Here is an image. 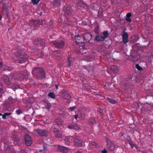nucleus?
<instances>
[{
	"label": "nucleus",
	"mask_w": 153,
	"mask_h": 153,
	"mask_svg": "<svg viewBox=\"0 0 153 153\" xmlns=\"http://www.w3.org/2000/svg\"><path fill=\"white\" fill-rule=\"evenodd\" d=\"M53 5L55 7H59L60 6V3L59 1L57 0H54L53 3Z\"/></svg>",
	"instance_id": "obj_25"
},
{
	"label": "nucleus",
	"mask_w": 153,
	"mask_h": 153,
	"mask_svg": "<svg viewBox=\"0 0 153 153\" xmlns=\"http://www.w3.org/2000/svg\"><path fill=\"white\" fill-rule=\"evenodd\" d=\"M37 132L39 135L42 136H47L48 135V131L45 130L37 129Z\"/></svg>",
	"instance_id": "obj_10"
},
{
	"label": "nucleus",
	"mask_w": 153,
	"mask_h": 153,
	"mask_svg": "<svg viewBox=\"0 0 153 153\" xmlns=\"http://www.w3.org/2000/svg\"><path fill=\"white\" fill-rule=\"evenodd\" d=\"M73 136H70V137H66L64 139V142L68 146H70L71 145V141L73 140V138L71 137Z\"/></svg>",
	"instance_id": "obj_16"
},
{
	"label": "nucleus",
	"mask_w": 153,
	"mask_h": 153,
	"mask_svg": "<svg viewBox=\"0 0 153 153\" xmlns=\"http://www.w3.org/2000/svg\"><path fill=\"white\" fill-rule=\"evenodd\" d=\"M13 85H16V84H15V83H14V84H13Z\"/></svg>",
	"instance_id": "obj_64"
},
{
	"label": "nucleus",
	"mask_w": 153,
	"mask_h": 153,
	"mask_svg": "<svg viewBox=\"0 0 153 153\" xmlns=\"http://www.w3.org/2000/svg\"><path fill=\"white\" fill-rule=\"evenodd\" d=\"M131 16V13H128L126 14L125 17V19L129 22H131V19L130 18Z\"/></svg>",
	"instance_id": "obj_23"
},
{
	"label": "nucleus",
	"mask_w": 153,
	"mask_h": 153,
	"mask_svg": "<svg viewBox=\"0 0 153 153\" xmlns=\"http://www.w3.org/2000/svg\"><path fill=\"white\" fill-rule=\"evenodd\" d=\"M98 111L101 115H103V110L102 109L99 108L98 109Z\"/></svg>",
	"instance_id": "obj_39"
},
{
	"label": "nucleus",
	"mask_w": 153,
	"mask_h": 153,
	"mask_svg": "<svg viewBox=\"0 0 153 153\" xmlns=\"http://www.w3.org/2000/svg\"><path fill=\"white\" fill-rule=\"evenodd\" d=\"M70 58L68 56L67 57V59L68 60V65L69 67H70L71 65V61L70 60Z\"/></svg>",
	"instance_id": "obj_38"
},
{
	"label": "nucleus",
	"mask_w": 153,
	"mask_h": 153,
	"mask_svg": "<svg viewBox=\"0 0 153 153\" xmlns=\"http://www.w3.org/2000/svg\"><path fill=\"white\" fill-rule=\"evenodd\" d=\"M38 21V25H42V21L41 20L38 19L37 20Z\"/></svg>",
	"instance_id": "obj_41"
},
{
	"label": "nucleus",
	"mask_w": 153,
	"mask_h": 153,
	"mask_svg": "<svg viewBox=\"0 0 153 153\" xmlns=\"http://www.w3.org/2000/svg\"><path fill=\"white\" fill-rule=\"evenodd\" d=\"M128 37L127 33L124 31L122 35V41L124 44H126L128 42Z\"/></svg>",
	"instance_id": "obj_14"
},
{
	"label": "nucleus",
	"mask_w": 153,
	"mask_h": 153,
	"mask_svg": "<svg viewBox=\"0 0 153 153\" xmlns=\"http://www.w3.org/2000/svg\"><path fill=\"white\" fill-rule=\"evenodd\" d=\"M55 87L57 89H58L59 85L57 84L55 85Z\"/></svg>",
	"instance_id": "obj_52"
},
{
	"label": "nucleus",
	"mask_w": 153,
	"mask_h": 153,
	"mask_svg": "<svg viewBox=\"0 0 153 153\" xmlns=\"http://www.w3.org/2000/svg\"><path fill=\"white\" fill-rule=\"evenodd\" d=\"M55 122L56 124L59 126H62V121L60 118H58L55 119Z\"/></svg>",
	"instance_id": "obj_22"
},
{
	"label": "nucleus",
	"mask_w": 153,
	"mask_h": 153,
	"mask_svg": "<svg viewBox=\"0 0 153 153\" xmlns=\"http://www.w3.org/2000/svg\"><path fill=\"white\" fill-rule=\"evenodd\" d=\"M2 94L0 92V98L2 97Z\"/></svg>",
	"instance_id": "obj_57"
},
{
	"label": "nucleus",
	"mask_w": 153,
	"mask_h": 153,
	"mask_svg": "<svg viewBox=\"0 0 153 153\" xmlns=\"http://www.w3.org/2000/svg\"><path fill=\"white\" fill-rule=\"evenodd\" d=\"M33 76L35 78L39 79H44L46 78L45 71L42 67H35L32 71Z\"/></svg>",
	"instance_id": "obj_1"
},
{
	"label": "nucleus",
	"mask_w": 153,
	"mask_h": 153,
	"mask_svg": "<svg viewBox=\"0 0 153 153\" xmlns=\"http://www.w3.org/2000/svg\"><path fill=\"white\" fill-rule=\"evenodd\" d=\"M16 113L18 115H19L22 113V111L20 109H18L16 110Z\"/></svg>",
	"instance_id": "obj_37"
},
{
	"label": "nucleus",
	"mask_w": 153,
	"mask_h": 153,
	"mask_svg": "<svg viewBox=\"0 0 153 153\" xmlns=\"http://www.w3.org/2000/svg\"><path fill=\"white\" fill-rule=\"evenodd\" d=\"M107 100L111 103L113 104H116L117 101L116 100L111 98H110L109 97L107 98Z\"/></svg>",
	"instance_id": "obj_29"
},
{
	"label": "nucleus",
	"mask_w": 153,
	"mask_h": 153,
	"mask_svg": "<svg viewBox=\"0 0 153 153\" xmlns=\"http://www.w3.org/2000/svg\"><path fill=\"white\" fill-rule=\"evenodd\" d=\"M4 114H5V115L6 116L10 115L11 114V113L10 112H9V113L6 112Z\"/></svg>",
	"instance_id": "obj_47"
},
{
	"label": "nucleus",
	"mask_w": 153,
	"mask_h": 153,
	"mask_svg": "<svg viewBox=\"0 0 153 153\" xmlns=\"http://www.w3.org/2000/svg\"><path fill=\"white\" fill-rule=\"evenodd\" d=\"M44 104L45 105V108L49 110L51 108V104L48 100H43Z\"/></svg>",
	"instance_id": "obj_18"
},
{
	"label": "nucleus",
	"mask_w": 153,
	"mask_h": 153,
	"mask_svg": "<svg viewBox=\"0 0 153 153\" xmlns=\"http://www.w3.org/2000/svg\"><path fill=\"white\" fill-rule=\"evenodd\" d=\"M71 25V23H68V26H70Z\"/></svg>",
	"instance_id": "obj_55"
},
{
	"label": "nucleus",
	"mask_w": 153,
	"mask_h": 153,
	"mask_svg": "<svg viewBox=\"0 0 153 153\" xmlns=\"http://www.w3.org/2000/svg\"><path fill=\"white\" fill-rule=\"evenodd\" d=\"M34 44L39 46H43L45 43V40L44 39H41L40 38L35 39L33 41Z\"/></svg>",
	"instance_id": "obj_6"
},
{
	"label": "nucleus",
	"mask_w": 153,
	"mask_h": 153,
	"mask_svg": "<svg viewBox=\"0 0 153 153\" xmlns=\"http://www.w3.org/2000/svg\"><path fill=\"white\" fill-rule=\"evenodd\" d=\"M26 75V73L25 71H21L19 73L17 74V78L20 80H23L25 77Z\"/></svg>",
	"instance_id": "obj_12"
},
{
	"label": "nucleus",
	"mask_w": 153,
	"mask_h": 153,
	"mask_svg": "<svg viewBox=\"0 0 153 153\" xmlns=\"http://www.w3.org/2000/svg\"><path fill=\"white\" fill-rule=\"evenodd\" d=\"M92 35L89 33H87L83 36V38L86 42H89L91 40Z\"/></svg>",
	"instance_id": "obj_11"
},
{
	"label": "nucleus",
	"mask_w": 153,
	"mask_h": 153,
	"mask_svg": "<svg viewBox=\"0 0 153 153\" xmlns=\"http://www.w3.org/2000/svg\"><path fill=\"white\" fill-rule=\"evenodd\" d=\"M38 21L37 20H31V23L34 26H36L38 25Z\"/></svg>",
	"instance_id": "obj_30"
},
{
	"label": "nucleus",
	"mask_w": 153,
	"mask_h": 153,
	"mask_svg": "<svg viewBox=\"0 0 153 153\" xmlns=\"http://www.w3.org/2000/svg\"><path fill=\"white\" fill-rule=\"evenodd\" d=\"M111 69L114 73H116L117 71V66L116 65H112L111 67Z\"/></svg>",
	"instance_id": "obj_24"
},
{
	"label": "nucleus",
	"mask_w": 153,
	"mask_h": 153,
	"mask_svg": "<svg viewBox=\"0 0 153 153\" xmlns=\"http://www.w3.org/2000/svg\"><path fill=\"white\" fill-rule=\"evenodd\" d=\"M135 68L139 71H141L142 70L143 68H141L138 64H136L135 65Z\"/></svg>",
	"instance_id": "obj_35"
},
{
	"label": "nucleus",
	"mask_w": 153,
	"mask_h": 153,
	"mask_svg": "<svg viewBox=\"0 0 153 153\" xmlns=\"http://www.w3.org/2000/svg\"><path fill=\"white\" fill-rule=\"evenodd\" d=\"M17 53L19 55L17 60L20 63H22L25 62L28 58V56L26 54H22L21 52L17 51Z\"/></svg>",
	"instance_id": "obj_2"
},
{
	"label": "nucleus",
	"mask_w": 153,
	"mask_h": 153,
	"mask_svg": "<svg viewBox=\"0 0 153 153\" xmlns=\"http://www.w3.org/2000/svg\"><path fill=\"white\" fill-rule=\"evenodd\" d=\"M48 96L52 99H55V95L53 92H50L49 93Z\"/></svg>",
	"instance_id": "obj_32"
},
{
	"label": "nucleus",
	"mask_w": 153,
	"mask_h": 153,
	"mask_svg": "<svg viewBox=\"0 0 153 153\" xmlns=\"http://www.w3.org/2000/svg\"><path fill=\"white\" fill-rule=\"evenodd\" d=\"M94 67L92 66L88 65V71L89 72L92 71Z\"/></svg>",
	"instance_id": "obj_33"
},
{
	"label": "nucleus",
	"mask_w": 153,
	"mask_h": 153,
	"mask_svg": "<svg viewBox=\"0 0 153 153\" xmlns=\"http://www.w3.org/2000/svg\"><path fill=\"white\" fill-rule=\"evenodd\" d=\"M38 56L40 57H42L44 56V53L43 52L42 50H40L37 54Z\"/></svg>",
	"instance_id": "obj_31"
},
{
	"label": "nucleus",
	"mask_w": 153,
	"mask_h": 153,
	"mask_svg": "<svg viewBox=\"0 0 153 153\" xmlns=\"http://www.w3.org/2000/svg\"><path fill=\"white\" fill-rule=\"evenodd\" d=\"M101 153H107V151L105 149H104V150L101 151Z\"/></svg>",
	"instance_id": "obj_43"
},
{
	"label": "nucleus",
	"mask_w": 153,
	"mask_h": 153,
	"mask_svg": "<svg viewBox=\"0 0 153 153\" xmlns=\"http://www.w3.org/2000/svg\"><path fill=\"white\" fill-rule=\"evenodd\" d=\"M25 144L27 146H30L32 143V138L28 134H26L24 136Z\"/></svg>",
	"instance_id": "obj_7"
},
{
	"label": "nucleus",
	"mask_w": 153,
	"mask_h": 153,
	"mask_svg": "<svg viewBox=\"0 0 153 153\" xmlns=\"http://www.w3.org/2000/svg\"><path fill=\"white\" fill-rule=\"evenodd\" d=\"M72 10L71 6L69 4H67L65 10V13L68 15H71L72 14Z\"/></svg>",
	"instance_id": "obj_13"
},
{
	"label": "nucleus",
	"mask_w": 153,
	"mask_h": 153,
	"mask_svg": "<svg viewBox=\"0 0 153 153\" xmlns=\"http://www.w3.org/2000/svg\"><path fill=\"white\" fill-rule=\"evenodd\" d=\"M3 80L4 82L7 85H10V82L8 76H5L3 77Z\"/></svg>",
	"instance_id": "obj_21"
},
{
	"label": "nucleus",
	"mask_w": 153,
	"mask_h": 153,
	"mask_svg": "<svg viewBox=\"0 0 153 153\" xmlns=\"http://www.w3.org/2000/svg\"><path fill=\"white\" fill-rule=\"evenodd\" d=\"M52 44L53 47L59 49L63 48L65 45V42L63 41H54L53 42Z\"/></svg>",
	"instance_id": "obj_5"
},
{
	"label": "nucleus",
	"mask_w": 153,
	"mask_h": 153,
	"mask_svg": "<svg viewBox=\"0 0 153 153\" xmlns=\"http://www.w3.org/2000/svg\"><path fill=\"white\" fill-rule=\"evenodd\" d=\"M14 141L16 142H19V138H16L14 139Z\"/></svg>",
	"instance_id": "obj_48"
},
{
	"label": "nucleus",
	"mask_w": 153,
	"mask_h": 153,
	"mask_svg": "<svg viewBox=\"0 0 153 153\" xmlns=\"http://www.w3.org/2000/svg\"><path fill=\"white\" fill-rule=\"evenodd\" d=\"M3 89L2 87V86H0V92L1 93V92L3 91Z\"/></svg>",
	"instance_id": "obj_51"
},
{
	"label": "nucleus",
	"mask_w": 153,
	"mask_h": 153,
	"mask_svg": "<svg viewBox=\"0 0 153 153\" xmlns=\"http://www.w3.org/2000/svg\"><path fill=\"white\" fill-rule=\"evenodd\" d=\"M128 144L130 146L131 148V149H133L134 148V147L135 144H134L133 143V142H131Z\"/></svg>",
	"instance_id": "obj_40"
},
{
	"label": "nucleus",
	"mask_w": 153,
	"mask_h": 153,
	"mask_svg": "<svg viewBox=\"0 0 153 153\" xmlns=\"http://www.w3.org/2000/svg\"><path fill=\"white\" fill-rule=\"evenodd\" d=\"M83 68L85 69H86V70H88V65H84V66H83Z\"/></svg>",
	"instance_id": "obj_49"
},
{
	"label": "nucleus",
	"mask_w": 153,
	"mask_h": 153,
	"mask_svg": "<svg viewBox=\"0 0 153 153\" xmlns=\"http://www.w3.org/2000/svg\"><path fill=\"white\" fill-rule=\"evenodd\" d=\"M96 120L94 117H92L89 119L88 123L90 126H91L96 124Z\"/></svg>",
	"instance_id": "obj_19"
},
{
	"label": "nucleus",
	"mask_w": 153,
	"mask_h": 153,
	"mask_svg": "<svg viewBox=\"0 0 153 153\" xmlns=\"http://www.w3.org/2000/svg\"><path fill=\"white\" fill-rule=\"evenodd\" d=\"M55 53H56L57 54H60L61 53V51H54Z\"/></svg>",
	"instance_id": "obj_46"
},
{
	"label": "nucleus",
	"mask_w": 153,
	"mask_h": 153,
	"mask_svg": "<svg viewBox=\"0 0 153 153\" xmlns=\"http://www.w3.org/2000/svg\"><path fill=\"white\" fill-rule=\"evenodd\" d=\"M94 40L97 42H102L105 39L103 37V36L99 35H97L95 36Z\"/></svg>",
	"instance_id": "obj_20"
},
{
	"label": "nucleus",
	"mask_w": 153,
	"mask_h": 153,
	"mask_svg": "<svg viewBox=\"0 0 153 153\" xmlns=\"http://www.w3.org/2000/svg\"><path fill=\"white\" fill-rule=\"evenodd\" d=\"M77 153H82L80 151H78L77 152Z\"/></svg>",
	"instance_id": "obj_60"
},
{
	"label": "nucleus",
	"mask_w": 153,
	"mask_h": 153,
	"mask_svg": "<svg viewBox=\"0 0 153 153\" xmlns=\"http://www.w3.org/2000/svg\"><path fill=\"white\" fill-rule=\"evenodd\" d=\"M90 146L92 148H96L97 145L96 143L94 141H90L89 142Z\"/></svg>",
	"instance_id": "obj_26"
},
{
	"label": "nucleus",
	"mask_w": 153,
	"mask_h": 153,
	"mask_svg": "<svg viewBox=\"0 0 153 153\" xmlns=\"http://www.w3.org/2000/svg\"><path fill=\"white\" fill-rule=\"evenodd\" d=\"M2 117L3 119H7L6 116L5 115V114H2Z\"/></svg>",
	"instance_id": "obj_45"
},
{
	"label": "nucleus",
	"mask_w": 153,
	"mask_h": 153,
	"mask_svg": "<svg viewBox=\"0 0 153 153\" xmlns=\"http://www.w3.org/2000/svg\"><path fill=\"white\" fill-rule=\"evenodd\" d=\"M53 132L55 136L57 137L61 138L62 137L61 133L59 129L56 128H54L53 129Z\"/></svg>",
	"instance_id": "obj_15"
},
{
	"label": "nucleus",
	"mask_w": 153,
	"mask_h": 153,
	"mask_svg": "<svg viewBox=\"0 0 153 153\" xmlns=\"http://www.w3.org/2000/svg\"><path fill=\"white\" fill-rule=\"evenodd\" d=\"M9 102L10 104H13L15 103L16 101V100L15 99H13L12 97H10L8 98Z\"/></svg>",
	"instance_id": "obj_27"
},
{
	"label": "nucleus",
	"mask_w": 153,
	"mask_h": 153,
	"mask_svg": "<svg viewBox=\"0 0 153 153\" xmlns=\"http://www.w3.org/2000/svg\"><path fill=\"white\" fill-rule=\"evenodd\" d=\"M75 106H73L72 107H70L69 108V109L70 111H74V109H75Z\"/></svg>",
	"instance_id": "obj_42"
},
{
	"label": "nucleus",
	"mask_w": 153,
	"mask_h": 153,
	"mask_svg": "<svg viewBox=\"0 0 153 153\" xmlns=\"http://www.w3.org/2000/svg\"><path fill=\"white\" fill-rule=\"evenodd\" d=\"M106 141L107 143L106 147L107 149L110 151H114L115 148V144L108 138H106Z\"/></svg>",
	"instance_id": "obj_4"
},
{
	"label": "nucleus",
	"mask_w": 153,
	"mask_h": 153,
	"mask_svg": "<svg viewBox=\"0 0 153 153\" xmlns=\"http://www.w3.org/2000/svg\"><path fill=\"white\" fill-rule=\"evenodd\" d=\"M42 150H39V152H42Z\"/></svg>",
	"instance_id": "obj_62"
},
{
	"label": "nucleus",
	"mask_w": 153,
	"mask_h": 153,
	"mask_svg": "<svg viewBox=\"0 0 153 153\" xmlns=\"http://www.w3.org/2000/svg\"><path fill=\"white\" fill-rule=\"evenodd\" d=\"M2 18V16L1 15H0V20Z\"/></svg>",
	"instance_id": "obj_56"
},
{
	"label": "nucleus",
	"mask_w": 153,
	"mask_h": 153,
	"mask_svg": "<svg viewBox=\"0 0 153 153\" xmlns=\"http://www.w3.org/2000/svg\"><path fill=\"white\" fill-rule=\"evenodd\" d=\"M8 68H9V67L8 66H6L5 67V69H8Z\"/></svg>",
	"instance_id": "obj_59"
},
{
	"label": "nucleus",
	"mask_w": 153,
	"mask_h": 153,
	"mask_svg": "<svg viewBox=\"0 0 153 153\" xmlns=\"http://www.w3.org/2000/svg\"><path fill=\"white\" fill-rule=\"evenodd\" d=\"M80 115L82 117L84 118L85 116V114L84 113L81 112L80 113Z\"/></svg>",
	"instance_id": "obj_44"
},
{
	"label": "nucleus",
	"mask_w": 153,
	"mask_h": 153,
	"mask_svg": "<svg viewBox=\"0 0 153 153\" xmlns=\"http://www.w3.org/2000/svg\"><path fill=\"white\" fill-rule=\"evenodd\" d=\"M134 146L137 149V150H138V148L136 144H135Z\"/></svg>",
	"instance_id": "obj_53"
},
{
	"label": "nucleus",
	"mask_w": 153,
	"mask_h": 153,
	"mask_svg": "<svg viewBox=\"0 0 153 153\" xmlns=\"http://www.w3.org/2000/svg\"><path fill=\"white\" fill-rule=\"evenodd\" d=\"M62 96L63 98L66 100H69L71 97L70 94L66 90L63 91Z\"/></svg>",
	"instance_id": "obj_17"
},
{
	"label": "nucleus",
	"mask_w": 153,
	"mask_h": 153,
	"mask_svg": "<svg viewBox=\"0 0 153 153\" xmlns=\"http://www.w3.org/2000/svg\"><path fill=\"white\" fill-rule=\"evenodd\" d=\"M58 151L63 153H66L69 151L68 148L64 146L59 145L57 147Z\"/></svg>",
	"instance_id": "obj_8"
},
{
	"label": "nucleus",
	"mask_w": 153,
	"mask_h": 153,
	"mask_svg": "<svg viewBox=\"0 0 153 153\" xmlns=\"http://www.w3.org/2000/svg\"><path fill=\"white\" fill-rule=\"evenodd\" d=\"M57 57H58V56L60 57V58H61V56H60V55H58V56L57 55Z\"/></svg>",
	"instance_id": "obj_61"
},
{
	"label": "nucleus",
	"mask_w": 153,
	"mask_h": 153,
	"mask_svg": "<svg viewBox=\"0 0 153 153\" xmlns=\"http://www.w3.org/2000/svg\"><path fill=\"white\" fill-rule=\"evenodd\" d=\"M73 138V143L76 146L82 147L83 146V141L79 137L76 136L71 137Z\"/></svg>",
	"instance_id": "obj_3"
},
{
	"label": "nucleus",
	"mask_w": 153,
	"mask_h": 153,
	"mask_svg": "<svg viewBox=\"0 0 153 153\" xmlns=\"http://www.w3.org/2000/svg\"><path fill=\"white\" fill-rule=\"evenodd\" d=\"M67 128L69 129H74L75 130H78L80 128V126H79L76 123H74L73 124H70L68 125Z\"/></svg>",
	"instance_id": "obj_9"
},
{
	"label": "nucleus",
	"mask_w": 153,
	"mask_h": 153,
	"mask_svg": "<svg viewBox=\"0 0 153 153\" xmlns=\"http://www.w3.org/2000/svg\"><path fill=\"white\" fill-rule=\"evenodd\" d=\"M126 140L128 143L133 142L131 137L129 135L127 136Z\"/></svg>",
	"instance_id": "obj_34"
},
{
	"label": "nucleus",
	"mask_w": 153,
	"mask_h": 153,
	"mask_svg": "<svg viewBox=\"0 0 153 153\" xmlns=\"http://www.w3.org/2000/svg\"><path fill=\"white\" fill-rule=\"evenodd\" d=\"M102 33L103 35V37L105 40V39L108 36L109 33L108 31H104Z\"/></svg>",
	"instance_id": "obj_28"
},
{
	"label": "nucleus",
	"mask_w": 153,
	"mask_h": 153,
	"mask_svg": "<svg viewBox=\"0 0 153 153\" xmlns=\"http://www.w3.org/2000/svg\"><path fill=\"white\" fill-rule=\"evenodd\" d=\"M2 114L1 113H0V116H2Z\"/></svg>",
	"instance_id": "obj_63"
},
{
	"label": "nucleus",
	"mask_w": 153,
	"mask_h": 153,
	"mask_svg": "<svg viewBox=\"0 0 153 153\" xmlns=\"http://www.w3.org/2000/svg\"><path fill=\"white\" fill-rule=\"evenodd\" d=\"M40 0H31V1L34 4H37L39 1Z\"/></svg>",
	"instance_id": "obj_36"
},
{
	"label": "nucleus",
	"mask_w": 153,
	"mask_h": 153,
	"mask_svg": "<svg viewBox=\"0 0 153 153\" xmlns=\"http://www.w3.org/2000/svg\"><path fill=\"white\" fill-rule=\"evenodd\" d=\"M138 150V151H139V152H141L142 153H144V152L143 151H141L139 149H138V150Z\"/></svg>",
	"instance_id": "obj_54"
},
{
	"label": "nucleus",
	"mask_w": 153,
	"mask_h": 153,
	"mask_svg": "<svg viewBox=\"0 0 153 153\" xmlns=\"http://www.w3.org/2000/svg\"><path fill=\"white\" fill-rule=\"evenodd\" d=\"M76 37H80V36L79 34H78V35H77L76 36Z\"/></svg>",
	"instance_id": "obj_58"
},
{
	"label": "nucleus",
	"mask_w": 153,
	"mask_h": 153,
	"mask_svg": "<svg viewBox=\"0 0 153 153\" xmlns=\"http://www.w3.org/2000/svg\"><path fill=\"white\" fill-rule=\"evenodd\" d=\"M78 114H76L74 115V117L75 119L76 120L77 119V118H78Z\"/></svg>",
	"instance_id": "obj_50"
}]
</instances>
